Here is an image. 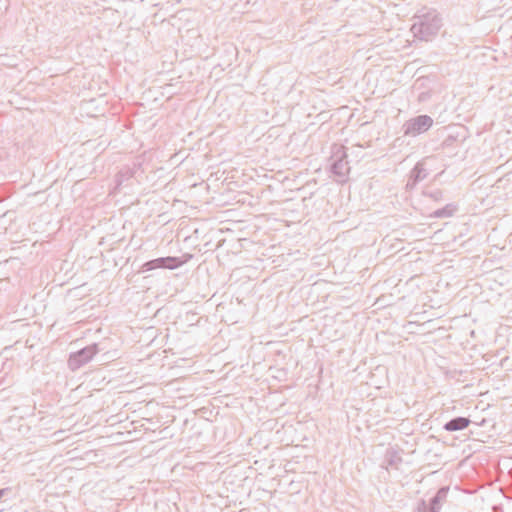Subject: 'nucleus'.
<instances>
[{"instance_id": "nucleus-1", "label": "nucleus", "mask_w": 512, "mask_h": 512, "mask_svg": "<svg viewBox=\"0 0 512 512\" xmlns=\"http://www.w3.org/2000/svg\"><path fill=\"white\" fill-rule=\"evenodd\" d=\"M441 26L442 19L439 13L434 9L423 8L414 16L411 32L419 40L430 41L437 35Z\"/></svg>"}, {"instance_id": "nucleus-2", "label": "nucleus", "mask_w": 512, "mask_h": 512, "mask_svg": "<svg viewBox=\"0 0 512 512\" xmlns=\"http://www.w3.org/2000/svg\"><path fill=\"white\" fill-rule=\"evenodd\" d=\"M330 170L337 182L343 183L347 180L350 172L347 160L346 148L343 145L334 144L331 147Z\"/></svg>"}, {"instance_id": "nucleus-3", "label": "nucleus", "mask_w": 512, "mask_h": 512, "mask_svg": "<svg viewBox=\"0 0 512 512\" xmlns=\"http://www.w3.org/2000/svg\"><path fill=\"white\" fill-rule=\"evenodd\" d=\"M433 124V119L428 115H419L409 119L403 125L405 136L415 137L426 132Z\"/></svg>"}, {"instance_id": "nucleus-4", "label": "nucleus", "mask_w": 512, "mask_h": 512, "mask_svg": "<svg viewBox=\"0 0 512 512\" xmlns=\"http://www.w3.org/2000/svg\"><path fill=\"white\" fill-rule=\"evenodd\" d=\"M184 264V261L181 260L179 257H160L157 259H153L150 261L145 262L142 265V271H151L154 269H176Z\"/></svg>"}, {"instance_id": "nucleus-5", "label": "nucleus", "mask_w": 512, "mask_h": 512, "mask_svg": "<svg viewBox=\"0 0 512 512\" xmlns=\"http://www.w3.org/2000/svg\"><path fill=\"white\" fill-rule=\"evenodd\" d=\"M428 176V172L422 162H419L412 169L406 187L413 189L419 182L423 181Z\"/></svg>"}, {"instance_id": "nucleus-6", "label": "nucleus", "mask_w": 512, "mask_h": 512, "mask_svg": "<svg viewBox=\"0 0 512 512\" xmlns=\"http://www.w3.org/2000/svg\"><path fill=\"white\" fill-rule=\"evenodd\" d=\"M133 178V172L130 168L121 169L115 177V186L110 193H115L122 186H128Z\"/></svg>"}, {"instance_id": "nucleus-7", "label": "nucleus", "mask_w": 512, "mask_h": 512, "mask_svg": "<svg viewBox=\"0 0 512 512\" xmlns=\"http://www.w3.org/2000/svg\"><path fill=\"white\" fill-rule=\"evenodd\" d=\"M449 492V487H441L436 495L431 499L429 512H439L442 504L446 501Z\"/></svg>"}, {"instance_id": "nucleus-8", "label": "nucleus", "mask_w": 512, "mask_h": 512, "mask_svg": "<svg viewBox=\"0 0 512 512\" xmlns=\"http://www.w3.org/2000/svg\"><path fill=\"white\" fill-rule=\"evenodd\" d=\"M470 424V420L465 417H456L448 421L444 425V429L446 431L454 432V431H460L468 427Z\"/></svg>"}, {"instance_id": "nucleus-9", "label": "nucleus", "mask_w": 512, "mask_h": 512, "mask_svg": "<svg viewBox=\"0 0 512 512\" xmlns=\"http://www.w3.org/2000/svg\"><path fill=\"white\" fill-rule=\"evenodd\" d=\"M457 210L456 205L448 204L445 207L438 209L433 212L432 216L435 218H447L451 217Z\"/></svg>"}, {"instance_id": "nucleus-10", "label": "nucleus", "mask_w": 512, "mask_h": 512, "mask_svg": "<svg viewBox=\"0 0 512 512\" xmlns=\"http://www.w3.org/2000/svg\"><path fill=\"white\" fill-rule=\"evenodd\" d=\"M118 356H117V352L116 350L114 351H108L106 353H104L101 358H100V361H101V364L104 365V364H107L108 362L116 359ZM98 362H99V359H98Z\"/></svg>"}, {"instance_id": "nucleus-11", "label": "nucleus", "mask_w": 512, "mask_h": 512, "mask_svg": "<svg viewBox=\"0 0 512 512\" xmlns=\"http://www.w3.org/2000/svg\"><path fill=\"white\" fill-rule=\"evenodd\" d=\"M426 196L430 197L434 201H440L443 198V193L439 189H434L432 191H427L424 193Z\"/></svg>"}, {"instance_id": "nucleus-12", "label": "nucleus", "mask_w": 512, "mask_h": 512, "mask_svg": "<svg viewBox=\"0 0 512 512\" xmlns=\"http://www.w3.org/2000/svg\"><path fill=\"white\" fill-rule=\"evenodd\" d=\"M425 509H426V503H425V501H424V500H422V501L420 502V505H419L418 511H419V512H425Z\"/></svg>"}, {"instance_id": "nucleus-13", "label": "nucleus", "mask_w": 512, "mask_h": 512, "mask_svg": "<svg viewBox=\"0 0 512 512\" xmlns=\"http://www.w3.org/2000/svg\"><path fill=\"white\" fill-rule=\"evenodd\" d=\"M426 98H427V97H426V94H425V93H421V94L419 95V100H420V101H424Z\"/></svg>"}, {"instance_id": "nucleus-14", "label": "nucleus", "mask_w": 512, "mask_h": 512, "mask_svg": "<svg viewBox=\"0 0 512 512\" xmlns=\"http://www.w3.org/2000/svg\"><path fill=\"white\" fill-rule=\"evenodd\" d=\"M102 345H103V343L98 344V348H97L98 353H99L100 351L104 350V348H105V347H104V346H102Z\"/></svg>"}]
</instances>
